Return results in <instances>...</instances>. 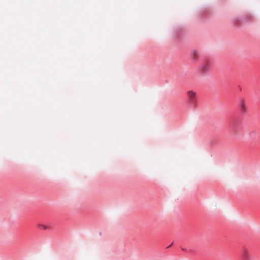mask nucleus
Wrapping results in <instances>:
<instances>
[{"mask_svg":"<svg viewBox=\"0 0 260 260\" xmlns=\"http://www.w3.org/2000/svg\"><path fill=\"white\" fill-rule=\"evenodd\" d=\"M188 102L194 105L197 101L196 93L192 90H189L187 92Z\"/></svg>","mask_w":260,"mask_h":260,"instance_id":"f257e3e1","label":"nucleus"},{"mask_svg":"<svg viewBox=\"0 0 260 260\" xmlns=\"http://www.w3.org/2000/svg\"><path fill=\"white\" fill-rule=\"evenodd\" d=\"M238 108L242 114H245L247 112L248 108L244 100H240L239 101Z\"/></svg>","mask_w":260,"mask_h":260,"instance_id":"f03ea898","label":"nucleus"},{"mask_svg":"<svg viewBox=\"0 0 260 260\" xmlns=\"http://www.w3.org/2000/svg\"><path fill=\"white\" fill-rule=\"evenodd\" d=\"M190 56L193 60H196L199 56V52L197 50H192L190 53Z\"/></svg>","mask_w":260,"mask_h":260,"instance_id":"20e7f679","label":"nucleus"},{"mask_svg":"<svg viewBox=\"0 0 260 260\" xmlns=\"http://www.w3.org/2000/svg\"><path fill=\"white\" fill-rule=\"evenodd\" d=\"M241 256L243 260H249L251 258V254L248 250L243 249L241 253Z\"/></svg>","mask_w":260,"mask_h":260,"instance_id":"7ed1b4c3","label":"nucleus"},{"mask_svg":"<svg viewBox=\"0 0 260 260\" xmlns=\"http://www.w3.org/2000/svg\"><path fill=\"white\" fill-rule=\"evenodd\" d=\"M38 227L39 228H40V229H43V230H46L48 228L47 226L42 224H39L38 225Z\"/></svg>","mask_w":260,"mask_h":260,"instance_id":"39448f33","label":"nucleus"}]
</instances>
